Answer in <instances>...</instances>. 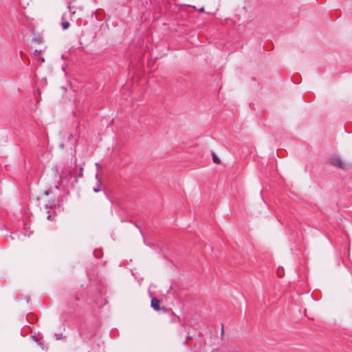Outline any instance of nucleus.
Masks as SVG:
<instances>
[{
  "instance_id": "nucleus-1",
  "label": "nucleus",
  "mask_w": 352,
  "mask_h": 352,
  "mask_svg": "<svg viewBox=\"0 0 352 352\" xmlns=\"http://www.w3.org/2000/svg\"><path fill=\"white\" fill-rule=\"evenodd\" d=\"M329 162L332 166L342 169L351 168V163L341 159L338 155H333L330 158Z\"/></svg>"
},
{
  "instance_id": "nucleus-2",
  "label": "nucleus",
  "mask_w": 352,
  "mask_h": 352,
  "mask_svg": "<svg viewBox=\"0 0 352 352\" xmlns=\"http://www.w3.org/2000/svg\"><path fill=\"white\" fill-rule=\"evenodd\" d=\"M151 306L153 308H160V300L157 298H153L151 300Z\"/></svg>"
},
{
  "instance_id": "nucleus-3",
  "label": "nucleus",
  "mask_w": 352,
  "mask_h": 352,
  "mask_svg": "<svg viewBox=\"0 0 352 352\" xmlns=\"http://www.w3.org/2000/svg\"><path fill=\"white\" fill-rule=\"evenodd\" d=\"M212 160H213V162L215 164H221L220 159L214 153L212 154Z\"/></svg>"
},
{
  "instance_id": "nucleus-4",
  "label": "nucleus",
  "mask_w": 352,
  "mask_h": 352,
  "mask_svg": "<svg viewBox=\"0 0 352 352\" xmlns=\"http://www.w3.org/2000/svg\"><path fill=\"white\" fill-rule=\"evenodd\" d=\"M69 27V23L68 21H65L62 23V28L64 30H67Z\"/></svg>"
},
{
  "instance_id": "nucleus-5",
  "label": "nucleus",
  "mask_w": 352,
  "mask_h": 352,
  "mask_svg": "<svg viewBox=\"0 0 352 352\" xmlns=\"http://www.w3.org/2000/svg\"><path fill=\"white\" fill-rule=\"evenodd\" d=\"M41 53V50H36L34 52V55L36 56H39L40 54Z\"/></svg>"
},
{
  "instance_id": "nucleus-6",
  "label": "nucleus",
  "mask_w": 352,
  "mask_h": 352,
  "mask_svg": "<svg viewBox=\"0 0 352 352\" xmlns=\"http://www.w3.org/2000/svg\"><path fill=\"white\" fill-rule=\"evenodd\" d=\"M35 41L37 42L38 43H42V38L41 37H38V38H35Z\"/></svg>"
},
{
  "instance_id": "nucleus-7",
  "label": "nucleus",
  "mask_w": 352,
  "mask_h": 352,
  "mask_svg": "<svg viewBox=\"0 0 352 352\" xmlns=\"http://www.w3.org/2000/svg\"><path fill=\"white\" fill-rule=\"evenodd\" d=\"M156 311H167L168 309H155Z\"/></svg>"
},
{
  "instance_id": "nucleus-8",
  "label": "nucleus",
  "mask_w": 352,
  "mask_h": 352,
  "mask_svg": "<svg viewBox=\"0 0 352 352\" xmlns=\"http://www.w3.org/2000/svg\"><path fill=\"white\" fill-rule=\"evenodd\" d=\"M204 7H202V8H201L199 9V11H200V12H204Z\"/></svg>"
},
{
  "instance_id": "nucleus-9",
  "label": "nucleus",
  "mask_w": 352,
  "mask_h": 352,
  "mask_svg": "<svg viewBox=\"0 0 352 352\" xmlns=\"http://www.w3.org/2000/svg\"><path fill=\"white\" fill-rule=\"evenodd\" d=\"M223 327L222 326V327H221V336L223 335Z\"/></svg>"
},
{
  "instance_id": "nucleus-10",
  "label": "nucleus",
  "mask_w": 352,
  "mask_h": 352,
  "mask_svg": "<svg viewBox=\"0 0 352 352\" xmlns=\"http://www.w3.org/2000/svg\"><path fill=\"white\" fill-rule=\"evenodd\" d=\"M41 60L43 63L45 62V59L43 58H41Z\"/></svg>"
},
{
  "instance_id": "nucleus-11",
  "label": "nucleus",
  "mask_w": 352,
  "mask_h": 352,
  "mask_svg": "<svg viewBox=\"0 0 352 352\" xmlns=\"http://www.w3.org/2000/svg\"><path fill=\"white\" fill-rule=\"evenodd\" d=\"M60 338H61V335L60 336V337H56V339H57V340H59V339H60Z\"/></svg>"
},
{
  "instance_id": "nucleus-12",
  "label": "nucleus",
  "mask_w": 352,
  "mask_h": 352,
  "mask_svg": "<svg viewBox=\"0 0 352 352\" xmlns=\"http://www.w3.org/2000/svg\"><path fill=\"white\" fill-rule=\"evenodd\" d=\"M94 191H95V192H98V189H95V190H94Z\"/></svg>"
}]
</instances>
